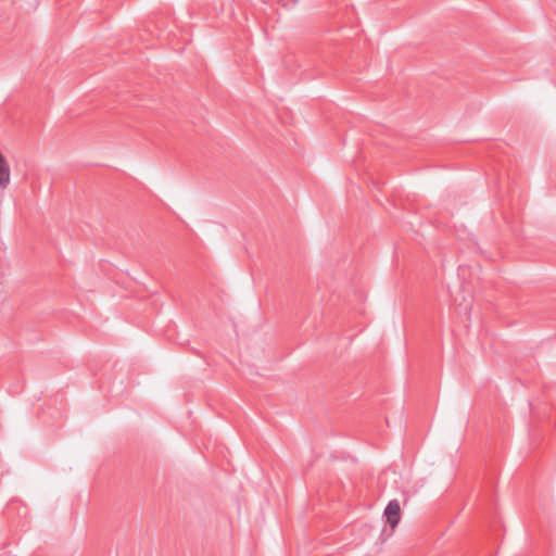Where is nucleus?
Listing matches in <instances>:
<instances>
[{
    "label": "nucleus",
    "instance_id": "obj_1",
    "mask_svg": "<svg viewBox=\"0 0 556 556\" xmlns=\"http://www.w3.org/2000/svg\"><path fill=\"white\" fill-rule=\"evenodd\" d=\"M383 515L387 518V523L390 526L392 530H394L401 520V507L399 501H390L387 507L384 508Z\"/></svg>",
    "mask_w": 556,
    "mask_h": 556
},
{
    "label": "nucleus",
    "instance_id": "obj_2",
    "mask_svg": "<svg viewBox=\"0 0 556 556\" xmlns=\"http://www.w3.org/2000/svg\"><path fill=\"white\" fill-rule=\"evenodd\" d=\"M10 184V166L7 160L0 162V188L5 189Z\"/></svg>",
    "mask_w": 556,
    "mask_h": 556
},
{
    "label": "nucleus",
    "instance_id": "obj_3",
    "mask_svg": "<svg viewBox=\"0 0 556 556\" xmlns=\"http://www.w3.org/2000/svg\"><path fill=\"white\" fill-rule=\"evenodd\" d=\"M279 2L283 8L289 9L295 5L298 0H279Z\"/></svg>",
    "mask_w": 556,
    "mask_h": 556
},
{
    "label": "nucleus",
    "instance_id": "obj_4",
    "mask_svg": "<svg viewBox=\"0 0 556 556\" xmlns=\"http://www.w3.org/2000/svg\"><path fill=\"white\" fill-rule=\"evenodd\" d=\"M5 157L3 156V154L0 152V162L4 161Z\"/></svg>",
    "mask_w": 556,
    "mask_h": 556
}]
</instances>
